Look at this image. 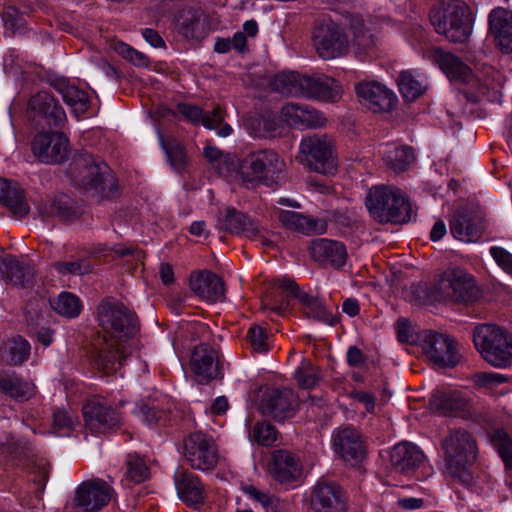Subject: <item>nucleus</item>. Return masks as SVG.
I'll list each match as a JSON object with an SVG mask.
<instances>
[{
    "instance_id": "f257e3e1",
    "label": "nucleus",
    "mask_w": 512,
    "mask_h": 512,
    "mask_svg": "<svg viewBox=\"0 0 512 512\" xmlns=\"http://www.w3.org/2000/svg\"><path fill=\"white\" fill-rule=\"evenodd\" d=\"M97 320L105 335L94 344V364L106 374L114 373L131 352L139 319L125 304L107 297L97 306Z\"/></svg>"
},
{
    "instance_id": "f03ea898",
    "label": "nucleus",
    "mask_w": 512,
    "mask_h": 512,
    "mask_svg": "<svg viewBox=\"0 0 512 512\" xmlns=\"http://www.w3.org/2000/svg\"><path fill=\"white\" fill-rule=\"evenodd\" d=\"M74 183L91 194L98 202L112 200L119 195L117 179L109 166L92 154L81 153L69 165Z\"/></svg>"
},
{
    "instance_id": "7ed1b4c3",
    "label": "nucleus",
    "mask_w": 512,
    "mask_h": 512,
    "mask_svg": "<svg viewBox=\"0 0 512 512\" xmlns=\"http://www.w3.org/2000/svg\"><path fill=\"white\" fill-rule=\"evenodd\" d=\"M446 473L456 482L471 487L474 475L471 471L476 461L478 445L472 433L464 429L450 430L442 439Z\"/></svg>"
},
{
    "instance_id": "20e7f679",
    "label": "nucleus",
    "mask_w": 512,
    "mask_h": 512,
    "mask_svg": "<svg viewBox=\"0 0 512 512\" xmlns=\"http://www.w3.org/2000/svg\"><path fill=\"white\" fill-rule=\"evenodd\" d=\"M366 207L379 223L404 224L412 218V206L408 197L401 189L391 185L370 188Z\"/></svg>"
},
{
    "instance_id": "39448f33",
    "label": "nucleus",
    "mask_w": 512,
    "mask_h": 512,
    "mask_svg": "<svg viewBox=\"0 0 512 512\" xmlns=\"http://www.w3.org/2000/svg\"><path fill=\"white\" fill-rule=\"evenodd\" d=\"M271 86L275 92L288 95L338 96L345 93L342 85L329 76L311 77L295 71L276 74Z\"/></svg>"
},
{
    "instance_id": "423d86ee",
    "label": "nucleus",
    "mask_w": 512,
    "mask_h": 512,
    "mask_svg": "<svg viewBox=\"0 0 512 512\" xmlns=\"http://www.w3.org/2000/svg\"><path fill=\"white\" fill-rule=\"evenodd\" d=\"M476 350L491 366L506 368L512 364V336L495 324H479L472 333Z\"/></svg>"
},
{
    "instance_id": "0eeeda50",
    "label": "nucleus",
    "mask_w": 512,
    "mask_h": 512,
    "mask_svg": "<svg viewBox=\"0 0 512 512\" xmlns=\"http://www.w3.org/2000/svg\"><path fill=\"white\" fill-rule=\"evenodd\" d=\"M274 283L279 289L287 292L288 294L279 298L276 295L272 296L271 304L265 305L263 307L264 309H269L280 315L288 310L290 297H293L306 309V314L309 317L330 326H334L339 322V316H335L329 312L321 299L301 291L300 287L294 280L283 277L276 279Z\"/></svg>"
},
{
    "instance_id": "6e6552de",
    "label": "nucleus",
    "mask_w": 512,
    "mask_h": 512,
    "mask_svg": "<svg viewBox=\"0 0 512 512\" xmlns=\"http://www.w3.org/2000/svg\"><path fill=\"white\" fill-rule=\"evenodd\" d=\"M284 167V161L274 150L264 149L244 157L239 162L238 174L247 188H254L260 184L270 186L275 183Z\"/></svg>"
},
{
    "instance_id": "1a4fd4ad",
    "label": "nucleus",
    "mask_w": 512,
    "mask_h": 512,
    "mask_svg": "<svg viewBox=\"0 0 512 512\" xmlns=\"http://www.w3.org/2000/svg\"><path fill=\"white\" fill-rule=\"evenodd\" d=\"M430 21L438 34L452 42H465L472 32V13L463 1L453 0L442 9L433 10Z\"/></svg>"
},
{
    "instance_id": "9d476101",
    "label": "nucleus",
    "mask_w": 512,
    "mask_h": 512,
    "mask_svg": "<svg viewBox=\"0 0 512 512\" xmlns=\"http://www.w3.org/2000/svg\"><path fill=\"white\" fill-rule=\"evenodd\" d=\"M435 291L445 300L465 305L473 304L481 295L474 278L460 267L446 269L435 285Z\"/></svg>"
},
{
    "instance_id": "9b49d317",
    "label": "nucleus",
    "mask_w": 512,
    "mask_h": 512,
    "mask_svg": "<svg viewBox=\"0 0 512 512\" xmlns=\"http://www.w3.org/2000/svg\"><path fill=\"white\" fill-rule=\"evenodd\" d=\"M452 236L463 242H477L488 228L485 211L476 204L460 206L449 220Z\"/></svg>"
},
{
    "instance_id": "f8f14e48",
    "label": "nucleus",
    "mask_w": 512,
    "mask_h": 512,
    "mask_svg": "<svg viewBox=\"0 0 512 512\" xmlns=\"http://www.w3.org/2000/svg\"><path fill=\"white\" fill-rule=\"evenodd\" d=\"M333 147V141L327 135L304 137L300 142L302 161L317 173L333 175L337 170Z\"/></svg>"
},
{
    "instance_id": "ddd939ff",
    "label": "nucleus",
    "mask_w": 512,
    "mask_h": 512,
    "mask_svg": "<svg viewBox=\"0 0 512 512\" xmlns=\"http://www.w3.org/2000/svg\"><path fill=\"white\" fill-rule=\"evenodd\" d=\"M184 457L193 469L200 471L214 469L219 459L215 440L201 431L189 434L184 440Z\"/></svg>"
},
{
    "instance_id": "4468645a",
    "label": "nucleus",
    "mask_w": 512,
    "mask_h": 512,
    "mask_svg": "<svg viewBox=\"0 0 512 512\" xmlns=\"http://www.w3.org/2000/svg\"><path fill=\"white\" fill-rule=\"evenodd\" d=\"M313 44L318 55L325 60L341 57L349 49V40L344 30L331 21H324L315 28Z\"/></svg>"
},
{
    "instance_id": "2eb2a0df",
    "label": "nucleus",
    "mask_w": 512,
    "mask_h": 512,
    "mask_svg": "<svg viewBox=\"0 0 512 512\" xmlns=\"http://www.w3.org/2000/svg\"><path fill=\"white\" fill-rule=\"evenodd\" d=\"M425 355L439 367H454L460 361L457 343L454 338L432 330H426L421 336Z\"/></svg>"
},
{
    "instance_id": "dca6fc26",
    "label": "nucleus",
    "mask_w": 512,
    "mask_h": 512,
    "mask_svg": "<svg viewBox=\"0 0 512 512\" xmlns=\"http://www.w3.org/2000/svg\"><path fill=\"white\" fill-rule=\"evenodd\" d=\"M86 428L94 434H106L121 426V416L100 397L89 399L82 408Z\"/></svg>"
},
{
    "instance_id": "f3484780",
    "label": "nucleus",
    "mask_w": 512,
    "mask_h": 512,
    "mask_svg": "<svg viewBox=\"0 0 512 512\" xmlns=\"http://www.w3.org/2000/svg\"><path fill=\"white\" fill-rule=\"evenodd\" d=\"M114 489L103 479L83 481L76 489L73 503L81 512H99L108 505Z\"/></svg>"
},
{
    "instance_id": "a211bd4d",
    "label": "nucleus",
    "mask_w": 512,
    "mask_h": 512,
    "mask_svg": "<svg viewBox=\"0 0 512 512\" xmlns=\"http://www.w3.org/2000/svg\"><path fill=\"white\" fill-rule=\"evenodd\" d=\"M34 156L45 164H60L69 156V142L62 132H40L32 141Z\"/></svg>"
},
{
    "instance_id": "6ab92c4d",
    "label": "nucleus",
    "mask_w": 512,
    "mask_h": 512,
    "mask_svg": "<svg viewBox=\"0 0 512 512\" xmlns=\"http://www.w3.org/2000/svg\"><path fill=\"white\" fill-rule=\"evenodd\" d=\"M334 452L346 463L356 466L366 456L360 432L352 426L336 428L331 437Z\"/></svg>"
},
{
    "instance_id": "aec40b11",
    "label": "nucleus",
    "mask_w": 512,
    "mask_h": 512,
    "mask_svg": "<svg viewBox=\"0 0 512 512\" xmlns=\"http://www.w3.org/2000/svg\"><path fill=\"white\" fill-rule=\"evenodd\" d=\"M26 114L39 129L60 127L66 121V113L56 98H29Z\"/></svg>"
},
{
    "instance_id": "412c9836",
    "label": "nucleus",
    "mask_w": 512,
    "mask_h": 512,
    "mask_svg": "<svg viewBox=\"0 0 512 512\" xmlns=\"http://www.w3.org/2000/svg\"><path fill=\"white\" fill-rule=\"evenodd\" d=\"M311 507L314 512H347V496L334 481L320 480L311 493Z\"/></svg>"
},
{
    "instance_id": "4be33fe9",
    "label": "nucleus",
    "mask_w": 512,
    "mask_h": 512,
    "mask_svg": "<svg viewBox=\"0 0 512 512\" xmlns=\"http://www.w3.org/2000/svg\"><path fill=\"white\" fill-rule=\"evenodd\" d=\"M3 447L13 458L26 460V468L30 473L34 474V482L42 488L45 487L50 473V464L44 458H40L34 453L30 443L18 441L11 437Z\"/></svg>"
},
{
    "instance_id": "5701e85b",
    "label": "nucleus",
    "mask_w": 512,
    "mask_h": 512,
    "mask_svg": "<svg viewBox=\"0 0 512 512\" xmlns=\"http://www.w3.org/2000/svg\"><path fill=\"white\" fill-rule=\"evenodd\" d=\"M294 404L295 396L292 390L271 388L262 396L259 411L266 417L282 422L294 415Z\"/></svg>"
},
{
    "instance_id": "b1692460",
    "label": "nucleus",
    "mask_w": 512,
    "mask_h": 512,
    "mask_svg": "<svg viewBox=\"0 0 512 512\" xmlns=\"http://www.w3.org/2000/svg\"><path fill=\"white\" fill-rule=\"evenodd\" d=\"M282 121L294 129H317L327 123L325 115L315 108L301 103L290 102L280 110Z\"/></svg>"
},
{
    "instance_id": "393cba45",
    "label": "nucleus",
    "mask_w": 512,
    "mask_h": 512,
    "mask_svg": "<svg viewBox=\"0 0 512 512\" xmlns=\"http://www.w3.org/2000/svg\"><path fill=\"white\" fill-rule=\"evenodd\" d=\"M190 368L199 384H207L220 376L218 352L209 344L196 346L190 357Z\"/></svg>"
},
{
    "instance_id": "a878e982",
    "label": "nucleus",
    "mask_w": 512,
    "mask_h": 512,
    "mask_svg": "<svg viewBox=\"0 0 512 512\" xmlns=\"http://www.w3.org/2000/svg\"><path fill=\"white\" fill-rule=\"evenodd\" d=\"M269 473L280 484L297 481L302 473V465L298 457L284 449L273 451L269 462Z\"/></svg>"
},
{
    "instance_id": "bb28decb",
    "label": "nucleus",
    "mask_w": 512,
    "mask_h": 512,
    "mask_svg": "<svg viewBox=\"0 0 512 512\" xmlns=\"http://www.w3.org/2000/svg\"><path fill=\"white\" fill-rule=\"evenodd\" d=\"M309 252L315 262L335 269L345 265L347 259V250L343 243L326 239L317 238L311 241Z\"/></svg>"
},
{
    "instance_id": "cd10ccee",
    "label": "nucleus",
    "mask_w": 512,
    "mask_h": 512,
    "mask_svg": "<svg viewBox=\"0 0 512 512\" xmlns=\"http://www.w3.org/2000/svg\"><path fill=\"white\" fill-rule=\"evenodd\" d=\"M190 288L196 296L210 303L221 301L225 297L224 282L210 271L192 272Z\"/></svg>"
},
{
    "instance_id": "c85d7f7f",
    "label": "nucleus",
    "mask_w": 512,
    "mask_h": 512,
    "mask_svg": "<svg viewBox=\"0 0 512 512\" xmlns=\"http://www.w3.org/2000/svg\"><path fill=\"white\" fill-rule=\"evenodd\" d=\"M489 32L504 53L512 52V11L497 7L489 14Z\"/></svg>"
},
{
    "instance_id": "c756f323",
    "label": "nucleus",
    "mask_w": 512,
    "mask_h": 512,
    "mask_svg": "<svg viewBox=\"0 0 512 512\" xmlns=\"http://www.w3.org/2000/svg\"><path fill=\"white\" fill-rule=\"evenodd\" d=\"M423 452L415 445L409 442L396 444L390 455L392 468L405 475H412L424 462Z\"/></svg>"
},
{
    "instance_id": "7c9ffc66",
    "label": "nucleus",
    "mask_w": 512,
    "mask_h": 512,
    "mask_svg": "<svg viewBox=\"0 0 512 512\" xmlns=\"http://www.w3.org/2000/svg\"><path fill=\"white\" fill-rule=\"evenodd\" d=\"M426 57L438 65L450 80L468 81L471 76V69L459 57L441 48H431Z\"/></svg>"
},
{
    "instance_id": "2f4dec72",
    "label": "nucleus",
    "mask_w": 512,
    "mask_h": 512,
    "mask_svg": "<svg viewBox=\"0 0 512 512\" xmlns=\"http://www.w3.org/2000/svg\"><path fill=\"white\" fill-rule=\"evenodd\" d=\"M0 278L22 288H30L34 285V270L15 256L6 254L0 256Z\"/></svg>"
},
{
    "instance_id": "473e14b6",
    "label": "nucleus",
    "mask_w": 512,
    "mask_h": 512,
    "mask_svg": "<svg viewBox=\"0 0 512 512\" xmlns=\"http://www.w3.org/2000/svg\"><path fill=\"white\" fill-rule=\"evenodd\" d=\"M174 482L179 498L186 505L196 506L204 502L205 489L197 475L188 470H177Z\"/></svg>"
},
{
    "instance_id": "72a5a7b5",
    "label": "nucleus",
    "mask_w": 512,
    "mask_h": 512,
    "mask_svg": "<svg viewBox=\"0 0 512 512\" xmlns=\"http://www.w3.org/2000/svg\"><path fill=\"white\" fill-rule=\"evenodd\" d=\"M284 227L303 234H323L327 231L324 219L308 217L295 211L279 210L277 215Z\"/></svg>"
},
{
    "instance_id": "f704fd0d",
    "label": "nucleus",
    "mask_w": 512,
    "mask_h": 512,
    "mask_svg": "<svg viewBox=\"0 0 512 512\" xmlns=\"http://www.w3.org/2000/svg\"><path fill=\"white\" fill-rule=\"evenodd\" d=\"M282 119L271 110L255 113L245 118V126L251 134L257 137H275L283 129Z\"/></svg>"
},
{
    "instance_id": "c9c22d12",
    "label": "nucleus",
    "mask_w": 512,
    "mask_h": 512,
    "mask_svg": "<svg viewBox=\"0 0 512 512\" xmlns=\"http://www.w3.org/2000/svg\"><path fill=\"white\" fill-rule=\"evenodd\" d=\"M0 203L15 217L22 218L29 213L24 191L16 182L0 179Z\"/></svg>"
},
{
    "instance_id": "e433bc0d",
    "label": "nucleus",
    "mask_w": 512,
    "mask_h": 512,
    "mask_svg": "<svg viewBox=\"0 0 512 512\" xmlns=\"http://www.w3.org/2000/svg\"><path fill=\"white\" fill-rule=\"evenodd\" d=\"M217 227L220 231L230 234H244L246 237L257 235V227L254 223L234 207H228L224 216L218 218Z\"/></svg>"
},
{
    "instance_id": "4c0bfd02",
    "label": "nucleus",
    "mask_w": 512,
    "mask_h": 512,
    "mask_svg": "<svg viewBox=\"0 0 512 512\" xmlns=\"http://www.w3.org/2000/svg\"><path fill=\"white\" fill-rule=\"evenodd\" d=\"M381 153L384 163L394 172L406 170L415 160L414 149L406 145L387 143Z\"/></svg>"
},
{
    "instance_id": "58836bf2",
    "label": "nucleus",
    "mask_w": 512,
    "mask_h": 512,
    "mask_svg": "<svg viewBox=\"0 0 512 512\" xmlns=\"http://www.w3.org/2000/svg\"><path fill=\"white\" fill-rule=\"evenodd\" d=\"M0 393L15 400H28L34 393V386L16 373L1 372Z\"/></svg>"
},
{
    "instance_id": "ea45409f",
    "label": "nucleus",
    "mask_w": 512,
    "mask_h": 512,
    "mask_svg": "<svg viewBox=\"0 0 512 512\" xmlns=\"http://www.w3.org/2000/svg\"><path fill=\"white\" fill-rule=\"evenodd\" d=\"M397 84L402 96H422L429 92L427 78L418 71H402Z\"/></svg>"
},
{
    "instance_id": "a19ab883",
    "label": "nucleus",
    "mask_w": 512,
    "mask_h": 512,
    "mask_svg": "<svg viewBox=\"0 0 512 512\" xmlns=\"http://www.w3.org/2000/svg\"><path fill=\"white\" fill-rule=\"evenodd\" d=\"M82 207L68 195L56 196L50 205V213L61 221L72 222L83 214Z\"/></svg>"
},
{
    "instance_id": "79ce46f5",
    "label": "nucleus",
    "mask_w": 512,
    "mask_h": 512,
    "mask_svg": "<svg viewBox=\"0 0 512 512\" xmlns=\"http://www.w3.org/2000/svg\"><path fill=\"white\" fill-rule=\"evenodd\" d=\"M447 111L451 116L458 117L483 118L485 116L480 98H454Z\"/></svg>"
},
{
    "instance_id": "37998d69",
    "label": "nucleus",
    "mask_w": 512,
    "mask_h": 512,
    "mask_svg": "<svg viewBox=\"0 0 512 512\" xmlns=\"http://www.w3.org/2000/svg\"><path fill=\"white\" fill-rule=\"evenodd\" d=\"M180 33L187 39H200L204 36V19L199 12L187 11L179 22Z\"/></svg>"
},
{
    "instance_id": "c03bdc74",
    "label": "nucleus",
    "mask_w": 512,
    "mask_h": 512,
    "mask_svg": "<svg viewBox=\"0 0 512 512\" xmlns=\"http://www.w3.org/2000/svg\"><path fill=\"white\" fill-rule=\"evenodd\" d=\"M51 307L59 315L67 318H75L80 314L82 304L76 295L70 292H62L56 299L51 302Z\"/></svg>"
},
{
    "instance_id": "a18cd8bd",
    "label": "nucleus",
    "mask_w": 512,
    "mask_h": 512,
    "mask_svg": "<svg viewBox=\"0 0 512 512\" xmlns=\"http://www.w3.org/2000/svg\"><path fill=\"white\" fill-rule=\"evenodd\" d=\"M160 142L170 165L177 172H182L187 165V155L183 145L175 139L165 141L162 136H160Z\"/></svg>"
},
{
    "instance_id": "49530a36",
    "label": "nucleus",
    "mask_w": 512,
    "mask_h": 512,
    "mask_svg": "<svg viewBox=\"0 0 512 512\" xmlns=\"http://www.w3.org/2000/svg\"><path fill=\"white\" fill-rule=\"evenodd\" d=\"M490 440L506 469H512V438L505 430L495 429L490 434Z\"/></svg>"
},
{
    "instance_id": "de8ad7c7",
    "label": "nucleus",
    "mask_w": 512,
    "mask_h": 512,
    "mask_svg": "<svg viewBox=\"0 0 512 512\" xmlns=\"http://www.w3.org/2000/svg\"><path fill=\"white\" fill-rule=\"evenodd\" d=\"M294 377L301 388L311 389L321 380L322 374L311 361L304 359L296 369Z\"/></svg>"
},
{
    "instance_id": "09e8293b",
    "label": "nucleus",
    "mask_w": 512,
    "mask_h": 512,
    "mask_svg": "<svg viewBox=\"0 0 512 512\" xmlns=\"http://www.w3.org/2000/svg\"><path fill=\"white\" fill-rule=\"evenodd\" d=\"M244 493L262 505L266 512H283L284 504L277 497L265 493L253 485L243 488Z\"/></svg>"
},
{
    "instance_id": "8fccbe9b",
    "label": "nucleus",
    "mask_w": 512,
    "mask_h": 512,
    "mask_svg": "<svg viewBox=\"0 0 512 512\" xmlns=\"http://www.w3.org/2000/svg\"><path fill=\"white\" fill-rule=\"evenodd\" d=\"M467 401L457 393L443 394L436 402V407L444 415H457L467 409Z\"/></svg>"
},
{
    "instance_id": "3c124183",
    "label": "nucleus",
    "mask_w": 512,
    "mask_h": 512,
    "mask_svg": "<svg viewBox=\"0 0 512 512\" xmlns=\"http://www.w3.org/2000/svg\"><path fill=\"white\" fill-rule=\"evenodd\" d=\"M250 438L261 446H271L278 436V431L274 425L267 421L257 422L249 432Z\"/></svg>"
},
{
    "instance_id": "603ef678",
    "label": "nucleus",
    "mask_w": 512,
    "mask_h": 512,
    "mask_svg": "<svg viewBox=\"0 0 512 512\" xmlns=\"http://www.w3.org/2000/svg\"><path fill=\"white\" fill-rule=\"evenodd\" d=\"M7 349L10 364L20 365L29 358L31 347L26 339L18 335L8 342Z\"/></svg>"
},
{
    "instance_id": "864d4df0",
    "label": "nucleus",
    "mask_w": 512,
    "mask_h": 512,
    "mask_svg": "<svg viewBox=\"0 0 512 512\" xmlns=\"http://www.w3.org/2000/svg\"><path fill=\"white\" fill-rule=\"evenodd\" d=\"M357 96H393L394 93L385 84L374 79H364L355 84Z\"/></svg>"
},
{
    "instance_id": "5fc2aeb1",
    "label": "nucleus",
    "mask_w": 512,
    "mask_h": 512,
    "mask_svg": "<svg viewBox=\"0 0 512 512\" xmlns=\"http://www.w3.org/2000/svg\"><path fill=\"white\" fill-rule=\"evenodd\" d=\"M251 349L257 353H265L270 349L266 329L260 325H252L246 335Z\"/></svg>"
},
{
    "instance_id": "6e6d98bb",
    "label": "nucleus",
    "mask_w": 512,
    "mask_h": 512,
    "mask_svg": "<svg viewBox=\"0 0 512 512\" xmlns=\"http://www.w3.org/2000/svg\"><path fill=\"white\" fill-rule=\"evenodd\" d=\"M114 50L124 59L137 67L146 68L150 64V59L146 54L134 49L124 42L116 43Z\"/></svg>"
},
{
    "instance_id": "4d7b16f0",
    "label": "nucleus",
    "mask_w": 512,
    "mask_h": 512,
    "mask_svg": "<svg viewBox=\"0 0 512 512\" xmlns=\"http://www.w3.org/2000/svg\"><path fill=\"white\" fill-rule=\"evenodd\" d=\"M55 269L62 275H84L92 271V265L86 259H76L74 261H59L54 264Z\"/></svg>"
},
{
    "instance_id": "13d9d810",
    "label": "nucleus",
    "mask_w": 512,
    "mask_h": 512,
    "mask_svg": "<svg viewBox=\"0 0 512 512\" xmlns=\"http://www.w3.org/2000/svg\"><path fill=\"white\" fill-rule=\"evenodd\" d=\"M359 103L373 113H386L395 108L397 98H359Z\"/></svg>"
},
{
    "instance_id": "bf43d9fd",
    "label": "nucleus",
    "mask_w": 512,
    "mask_h": 512,
    "mask_svg": "<svg viewBox=\"0 0 512 512\" xmlns=\"http://www.w3.org/2000/svg\"><path fill=\"white\" fill-rule=\"evenodd\" d=\"M472 382L477 387H489L507 382V376L494 372H478L472 375Z\"/></svg>"
},
{
    "instance_id": "052dcab7",
    "label": "nucleus",
    "mask_w": 512,
    "mask_h": 512,
    "mask_svg": "<svg viewBox=\"0 0 512 512\" xmlns=\"http://www.w3.org/2000/svg\"><path fill=\"white\" fill-rule=\"evenodd\" d=\"M49 83L54 90L62 96H79L80 93L84 94L74 83L65 77L53 76L49 78Z\"/></svg>"
},
{
    "instance_id": "680f3d73",
    "label": "nucleus",
    "mask_w": 512,
    "mask_h": 512,
    "mask_svg": "<svg viewBox=\"0 0 512 512\" xmlns=\"http://www.w3.org/2000/svg\"><path fill=\"white\" fill-rule=\"evenodd\" d=\"M1 17L5 28L12 33L23 30V20L15 7L8 6L1 14Z\"/></svg>"
},
{
    "instance_id": "e2e57ef3",
    "label": "nucleus",
    "mask_w": 512,
    "mask_h": 512,
    "mask_svg": "<svg viewBox=\"0 0 512 512\" xmlns=\"http://www.w3.org/2000/svg\"><path fill=\"white\" fill-rule=\"evenodd\" d=\"M490 255L504 272L512 276V254L509 251L493 246L490 248Z\"/></svg>"
},
{
    "instance_id": "0e129e2a",
    "label": "nucleus",
    "mask_w": 512,
    "mask_h": 512,
    "mask_svg": "<svg viewBox=\"0 0 512 512\" xmlns=\"http://www.w3.org/2000/svg\"><path fill=\"white\" fill-rule=\"evenodd\" d=\"M127 476L135 483H141L148 477V468L143 460L134 459L128 462Z\"/></svg>"
},
{
    "instance_id": "69168bd1",
    "label": "nucleus",
    "mask_w": 512,
    "mask_h": 512,
    "mask_svg": "<svg viewBox=\"0 0 512 512\" xmlns=\"http://www.w3.org/2000/svg\"><path fill=\"white\" fill-rule=\"evenodd\" d=\"M137 407L139 416L149 426L158 424L164 417V412L158 410L155 406H150L146 403H140Z\"/></svg>"
},
{
    "instance_id": "338daca9",
    "label": "nucleus",
    "mask_w": 512,
    "mask_h": 512,
    "mask_svg": "<svg viewBox=\"0 0 512 512\" xmlns=\"http://www.w3.org/2000/svg\"><path fill=\"white\" fill-rule=\"evenodd\" d=\"M63 100L77 118L84 115L93 116L95 114V111L90 112V98H63Z\"/></svg>"
},
{
    "instance_id": "774afa93",
    "label": "nucleus",
    "mask_w": 512,
    "mask_h": 512,
    "mask_svg": "<svg viewBox=\"0 0 512 512\" xmlns=\"http://www.w3.org/2000/svg\"><path fill=\"white\" fill-rule=\"evenodd\" d=\"M397 338L402 343L413 344L419 337L414 334L411 323L406 318H400L396 322Z\"/></svg>"
}]
</instances>
